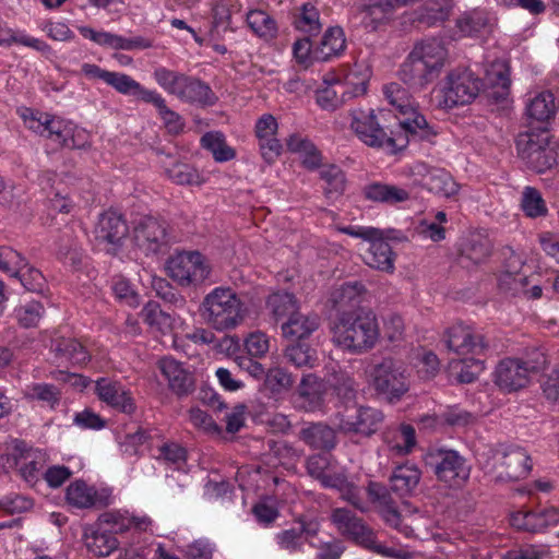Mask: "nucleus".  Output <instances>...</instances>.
Returning <instances> with one entry per match:
<instances>
[{"label": "nucleus", "mask_w": 559, "mask_h": 559, "mask_svg": "<svg viewBox=\"0 0 559 559\" xmlns=\"http://www.w3.org/2000/svg\"><path fill=\"white\" fill-rule=\"evenodd\" d=\"M424 463L440 483L451 488L463 487L471 477L472 465L453 449H431L425 454Z\"/></svg>", "instance_id": "6"}, {"label": "nucleus", "mask_w": 559, "mask_h": 559, "mask_svg": "<svg viewBox=\"0 0 559 559\" xmlns=\"http://www.w3.org/2000/svg\"><path fill=\"white\" fill-rule=\"evenodd\" d=\"M423 186L430 192L450 198L457 192L459 186L443 169H431L423 178Z\"/></svg>", "instance_id": "38"}, {"label": "nucleus", "mask_w": 559, "mask_h": 559, "mask_svg": "<svg viewBox=\"0 0 559 559\" xmlns=\"http://www.w3.org/2000/svg\"><path fill=\"white\" fill-rule=\"evenodd\" d=\"M555 96L551 92H540L526 105V115L531 120L548 122L557 111Z\"/></svg>", "instance_id": "37"}, {"label": "nucleus", "mask_w": 559, "mask_h": 559, "mask_svg": "<svg viewBox=\"0 0 559 559\" xmlns=\"http://www.w3.org/2000/svg\"><path fill=\"white\" fill-rule=\"evenodd\" d=\"M483 86V81L469 69H454L444 78L440 90L442 98L439 100V107L451 109L471 104Z\"/></svg>", "instance_id": "9"}, {"label": "nucleus", "mask_w": 559, "mask_h": 559, "mask_svg": "<svg viewBox=\"0 0 559 559\" xmlns=\"http://www.w3.org/2000/svg\"><path fill=\"white\" fill-rule=\"evenodd\" d=\"M532 374L518 358H504L495 369V383L506 392H514L525 388Z\"/></svg>", "instance_id": "19"}, {"label": "nucleus", "mask_w": 559, "mask_h": 559, "mask_svg": "<svg viewBox=\"0 0 559 559\" xmlns=\"http://www.w3.org/2000/svg\"><path fill=\"white\" fill-rule=\"evenodd\" d=\"M267 445L270 451L269 455L276 460L275 464L284 466L292 465L301 456L300 451L285 441L271 440L267 442Z\"/></svg>", "instance_id": "60"}, {"label": "nucleus", "mask_w": 559, "mask_h": 559, "mask_svg": "<svg viewBox=\"0 0 559 559\" xmlns=\"http://www.w3.org/2000/svg\"><path fill=\"white\" fill-rule=\"evenodd\" d=\"M46 138L70 150H82L90 145V134L86 130L57 117H51Z\"/></svg>", "instance_id": "16"}, {"label": "nucleus", "mask_w": 559, "mask_h": 559, "mask_svg": "<svg viewBox=\"0 0 559 559\" xmlns=\"http://www.w3.org/2000/svg\"><path fill=\"white\" fill-rule=\"evenodd\" d=\"M176 96L190 104L214 105L217 97L205 82L185 75Z\"/></svg>", "instance_id": "24"}, {"label": "nucleus", "mask_w": 559, "mask_h": 559, "mask_svg": "<svg viewBox=\"0 0 559 559\" xmlns=\"http://www.w3.org/2000/svg\"><path fill=\"white\" fill-rule=\"evenodd\" d=\"M44 312L45 308L39 301L29 300L15 307L13 314L22 328L29 329L37 326Z\"/></svg>", "instance_id": "49"}, {"label": "nucleus", "mask_w": 559, "mask_h": 559, "mask_svg": "<svg viewBox=\"0 0 559 559\" xmlns=\"http://www.w3.org/2000/svg\"><path fill=\"white\" fill-rule=\"evenodd\" d=\"M143 321L151 326H155L160 332L165 333L173 326V318L164 312L157 304L148 302L141 311Z\"/></svg>", "instance_id": "56"}, {"label": "nucleus", "mask_w": 559, "mask_h": 559, "mask_svg": "<svg viewBox=\"0 0 559 559\" xmlns=\"http://www.w3.org/2000/svg\"><path fill=\"white\" fill-rule=\"evenodd\" d=\"M489 24V17L484 11H473L464 14L457 20V27L464 35L480 33Z\"/></svg>", "instance_id": "61"}, {"label": "nucleus", "mask_w": 559, "mask_h": 559, "mask_svg": "<svg viewBox=\"0 0 559 559\" xmlns=\"http://www.w3.org/2000/svg\"><path fill=\"white\" fill-rule=\"evenodd\" d=\"M451 7L450 0H431L426 4L418 20L428 26L443 22L448 17Z\"/></svg>", "instance_id": "57"}, {"label": "nucleus", "mask_w": 559, "mask_h": 559, "mask_svg": "<svg viewBox=\"0 0 559 559\" xmlns=\"http://www.w3.org/2000/svg\"><path fill=\"white\" fill-rule=\"evenodd\" d=\"M203 321L216 331L237 328L245 318L243 304L229 287H215L206 294L200 305Z\"/></svg>", "instance_id": "3"}, {"label": "nucleus", "mask_w": 559, "mask_h": 559, "mask_svg": "<svg viewBox=\"0 0 559 559\" xmlns=\"http://www.w3.org/2000/svg\"><path fill=\"white\" fill-rule=\"evenodd\" d=\"M346 539L382 557L393 558L396 556L395 549L379 542L377 533L364 520L349 532Z\"/></svg>", "instance_id": "25"}, {"label": "nucleus", "mask_w": 559, "mask_h": 559, "mask_svg": "<svg viewBox=\"0 0 559 559\" xmlns=\"http://www.w3.org/2000/svg\"><path fill=\"white\" fill-rule=\"evenodd\" d=\"M94 391L102 402L120 413L132 415L136 409L131 392L118 380L98 378Z\"/></svg>", "instance_id": "15"}, {"label": "nucleus", "mask_w": 559, "mask_h": 559, "mask_svg": "<svg viewBox=\"0 0 559 559\" xmlns=\"http://www.w3.org/2000/svg\"><path fill=\"white\" fill-rule=\"evenodd\" d=\"M24 396L29 401L45 403L52 408L60 401V391L53 384L32 383L26 385Z\"/></svg>", "instance_id": "50"}, {"label": "nucleus", "mask_w": 559, "mask_h": 559, "mask_svg": "<svg viewBox=\"0 0 559 559\" xmlns=\"http://www.w3.org/2000/svg\"><path fill=\"white\" fill-rule=\"evenodd\" d=\"M383 441L394 454L407 455L416 445L415 429L413 426L406 424L388 428L383 432Z\"/></svg>", "instance_id": "27"}, {"label": "nucleus", "mask_w": 559, "mask_h": 559, "mask_svg": "<svg viewBox=\"0 0 559 559\" xmlns=\"http://www.w3.org/2000/svg\"><path fill=\"white\" fill-rule=\"evenodd\" d=\"M328 384L316 374H305L296 391V406L305 412L320 411L324 406Z\"/></svg>", "instance_id": "21"}, {"label": "nucleus", "mask_w": 559, "mask_h": 559, "mask_svg": "<svg viewBox=\"0 0 559 559\" xmlns=\"http://www.w3.org/2000/svg\"><path fill=\"white\" fill-rule=\"evenodd\" d=\"M346 539L382 557L393 558L396 556L395 549L379 542L377 533L364 520L349 532Z\"/></svg>", "instance_id": "26"}, {"label": "nucleus", "mask_w": 559, "mask_h": 559, "mask_svg": "<svg viewBox=\"0 0 559 559\" xmlns=\"http://www.w3.org/2000/svg\"><path fill=\"white\" fill-rule=\"evenodd\" d=\"M364 195L372 202L386 204L402 203L411 198L408 190L394 185L373 182L364 188Z\"/></svg>", "instance_id": "31"}, {"label": "nucleus", "mask_w": 559, "mask_h": 559, "mask_svg": "<svg viewBox=\"0 0 559 559\" xmlns=\"http://www.w3.org/2000/svg\"><path fill=\"white\" fill-rule=\"evenodd\" d=\"M486 82L490 87V97L497 102L506 99L511 85L508 67L504 63H493L487 71Z\"/></svg>", "instance_id": "41"}, {"label": "nucleus", "mask_w": 559, "mask_h": 559, "mask_svg": "<svg viewBox=\"0 0 559 559\" xmlns=\"http://www.w3.org/2000/svg\"><path fill=\"white\" fill-rule=\"evenodd\" d=\"M362 293L364 286L360 283H346L333 289L329 300L342 314L359 308Z\"/></svg>", "instance_id": "30"}, {"label": "nucleus", "mask_w": 559, "mask_h": 559, "mask_svg": "<svg viewBox=\"0 0 559 559\" xmlns=\"http://www.w3.org/2000/svg\"><path fill=\"white\" fill-rule=\"evenodd\" d=\"M447 59V49L437 39L415 45L400 69V79L413 90H423L440 74Z\"/></svg>", "instance_id": "2"}, {"label": "nucleus", "mask_w": 559, "mask_h": 559, "mask_svg": "<svg viewBox=\"0 0 559 559\" xmlns=\"http://www.w3.org/2000/svg\"><path fill=\"white\" fill-rule=\"evenodd\" d=\"M481 467L497 483L516 481L527 477L532 469V460L524 448L501 444L488 451Z\"/></svg>", "instance_id": "5"}, {"label": "nucleus", "mask_w": 559, "mask_h": 559, "mask_svg": "<svg viewBox=\"0 0 559 559\" xmlns=\"http://www.w3.org/2000/svg\"><path fill=\"white\" fill-rule=\"evenodd\" d=\"M370 71L368 68L355 64L346 74L344 84H336L342 95L350 94L356 97L367 92Z\"/></svg>", "instance_id": "43"}, {"label": "nucleus", "mask_w": 559, "mask_h": 559, "mask_svg": "<svg viewBox=\"0 0 559 559\" xmlns=\"http://www.w3.org/2000/svg\"><path fill=\"white\" fill-rule=\"evenodd\" d=\"M420 477L421 473L417 466L409 464L399 465L390 476L391 489L400 497L409 496L417 488Z\"/></svg>", "instance_id": "29"}, {"label": "nucleus", "mask_w": 559, "mask_h": 559, "mask_svg": "<svg viewBox=\"0 0 559 559\" xmlns=\"http://www.w3.org/2000/svg\"><path fill=\"white\" fill-rule=\"evenodd\" d=\"M21 282L22 286L33 293H41L46 287V280L41 272L26 262V266L16 270L12 275Z\"/></svg>", "instance_id": "58"}, {"label": "nucleus", "mask_w": 559, "mask_h": 559, "mask_svg": "<svg viewBox=\"0 0 559 559\" xmlns=\"http://www.w3.org/2000/svg\"><path fill=\"white\" fill-rule=\"evenodd\" d=\"M521 205L524 213L530 217H539L547 213V207L540 192L532 187L524 189Z\"/></svg>", "instance_id": "59"}, {"label": "nucleus", "mask_w": 559, "mask_h": 559, "mask_svg": "<svg viewBox=\"0 0 559 559\" xmlns=\"http://www.w3.org/2000/svg\"><path fill=\"white\" fill-rule=\"evenodd\" d=\"M266 305L276 320L284 318L289 319L298 311L295 296L287 292H277L272 294L267 298Z\"/></svg>", "instance_id": "47"}, {"label": "nucleus", "mask_w": 559, "mask_h": 559, "mask_svg": "<svg viewBox=\"0 0 559 559\" xmlns=\"http://www.w3.org/2000/svg\"><path fill=\"white\" fill-rule=\"evenodd\" d=\"M67 501L78 509H88L95 506L97 491L83 480H75L67 488Z\"/></svg>", "instance_id": "44"}, {"label": "nucleus", "mask_w": 559, "mask_h": 559, "mask_svg": "<svg viewBox=\"0 0 559 559\" xmlns=\"http://www.w3.org/2000/svg\"><path fill=\"white\" fill-rule=\"evenodd\" d=\"M147 104H152L157 108L158 115L169 133L177 135L183 131V119L179 114L167 107L165 98L159 93L155 91L151 98H148Z\"/></svg>", "instance_id": "46"}, {"label": "nucleus", "mask_w": 559, "mask_h": 559, "mask_svg": "<svg viewBox=\"0 0 559 559\" xmlns=\"http://www.w3.org/2000/svg\"><path fill=\"white\" fill-rule=\"evenodd\" d=\"M491 249L492 242L486 234L471 233L460 243L457 261L463 267L471 269L484 263L491 254Z\"/></svg>", "instance_id": "20"}, {"label": "nucleus", "mask_w": 559, "mask_h": 559, "mask_svg": "<svg viewBox=\"0 0 559 559\" xmlns=\"http://www.w3.org/2000/svg\"><path fill=\"white\" fill-rule=\"evenodd\" d=\"M364 261L370 267L392 273L394 271V254L391 246L380 235L370 240L369 249L364 254Z\"/></svg>", "instance_id": "28"}, {"label": "nucleus", "mask_w": 559, "mask_h": 559, "mask_svg": "<svg viewBox=\"0 0 559 559\" xmlns=\"http://www.w3.org/2000/svg\"><path fill=\"white\" fill-rule=\"evenodd\" d=\"M444 340L448 349L459 356L484 355L490 347L481 333L462 323L450 326L444 334Z\"/></svg>", "instance_id": "12"}, {"label": "nucleus", "mask_w": 559, "mask_h": 559, "mask_svg": "<svg viewBox=\"0 0 559 559\" xmlns=\"http://www.w3.org/2000/svg\"><path fill=\"white\" fill-rule=\"evenodd\" d=\"M94 234L95 239L105 245L108 252L115 253L126 240L129 227L121 214L107 211L99 215Z\"/></svg>", "instance_id": "14"}, {"label": "nucleus", "mask_w": 559, "mask_h": 559, "mask_svg": "<svg viewBox=\"0 0 559 559\" xmlns=\"http://www.w3.org/2000/svg\"><path fill=\"white\" fill-rule=\"evenodd\" d=\"M106 84L122 95L134 96L144 103H147L155 92L145 88L130 75L121 72L110 71Z\"/></svg>", "instance_id": "35"}, {"label": "nucleus", "mask_w": 559, "mask_h": 559, "mask_svg": "<svg viewBox=\"0 0 559 559\" xmlns=\"http://www.w3.org/2000/svg\"><path fill=\"white\" fill-rule=\"evenodd\" d=\"M263 385L273 394H278L292 388L294 379L281 367L269 368L263 377Z\"/></svg>", "instance_id": "54"}, {"label": "nucleus", "mask_w": 559, "mask_h": 559, "mask_svg": "<svg viewBox=\"0 0 559 559\" xmlns=\"http://www.w3.org/2000/svg\"><path fill=\"white\" fill-rule=\"evenodd\" d=\"M510 523L518 530L532 533L544 530V522H542L539 511L514 512L511 515Z\"/></svg>", "instance_id": "62"}, {"label": "nucleus", "mask_w": 559, "mask_h": 559, "mask_svg": "<svg viewBox=\"0 0 559 559\" xmlns=\"http://www.w3.org/2000/svg\"><path fill=\"white\" fill-rule=\"evenodd\" d=\"M293 24L297 31L306 34L309 37L317 36L322 29L320 12L311 2L304 3L298 9L294 15Z\"/></svg>", "instance_id": "39"}, {"label": "nucleus", "mask_w": 559, "mask_h": 559, "mask_svg": "<svg viewBox=\"0 0 559 559\" xmlns=\"http://www.w3.org/2000/svg\"><path fill=\"white\" fill-rule=\"evenodd\" d=\"M163 376L168 381L169 389L178 396H187L195 389V379L192 372L185 369L180 362L165 357L158 362Z\"/></svg>", "instance_id": "22"}, {"label": "nucleus", "mask_w": 559, "mask_h": 559, "mask_svg": "<svg viewBox=\"0 0 559 559\" xmlns=\"http://www.w3.org/2000/svg\"><path fill=\"white\" fill-rule=\"evenodd\" d=\"M383 420L381 411L372 407H359L355 414L342 415L338 429L344 433H357L369 437L374 433Z\"/></svg>", "instance_id": "17"}, {"label": "nucleus", "mask_w": 559, "mask_h": 559, "mask_svg": "<svg viewBox=\"0 0 559 559\" xmlns=\"http://www.w3.org/2000/svg\"><path fill=\"white\" fill-rule=\"evenodd\" d=\"M298 526L284 530L276 534L275 540L280 549L289 554L300 552L309 537H314L320 531L316 519L299 518Z\"/></svg>", "instance_id": "18"}, {"label": "nucleus", "mask_w": 559, "mask_h": 559, "mask_svg": "<svg viewBox=\"0 0 559 559\" xmlns=\"http://www.w3.org/2000/svg\"><path fill=\"white\" fill-rule=\"evenodd\" d=\"M548 145L549 138L545 128L539 132L526 131L520 133L516 139L519 156L530 168L537 173H544L556 164L555 153Z\"/></svg>", "instance_id": "10"}, {"label": "nucleus", "mask_w": 559, "mask_h": 559, "mask_svg": "<svg viewBox=\"0 0 559 559\" xmlns=\"http://www.w3.org/2000/svg\"><path fill=\"white\" fill-rule=\"evenodd\" d=\"M167 273L179 285L191 286L203 283L210 267L200 252H181L168 259Z\"/></svg>", "instance_id": "11"}, {"label": "nucleus", "mask_w": 559, "mask_h": 559, "mask_svg": "<svg viewBox=\"0 0 559 559\" xmlns=\"http://www.w3.org/2000/svg\"><path fill=\"white\" fill-rule=\"evenodd\" d=\"M246 21L250 29L258 37L273 39L277 35L276 21L264 10L251 9L246 14Z\"/></svg>", "instance_id": "42"}, {"label": "nucleus", "mask_w": 559, "mask_h": 559, "mask_svg": "<svg viewBox=\"0 0 559 559\" xmlns=\"http://www.w3.org/2000/svg\"><path fill=\"white\" fill-rule=\"evenodd\" d=\"M167 177L177 185H193L199 182V173L191 165L171 159L164 166Z\"/></svg>", "instance_id": "53"}, {"label": "nucleus", "mask_w": 559, "mask_h": 559, "mask_svg": "<svg viewBox=\"0 0 559 559\" xmlns=\"http://www.w3.org/2000/svg\"><path fill=\"white\" fill-rule=\"evenodd\" d=\"M383 95L389 104L404 116L399 122L403 131L407 134L418 135L421 140L426 141H431L437 135V131L417 111L415 102L405 87L395 82L385 84L383 86Z\"/></svg>", "instance_id": "7"}, {"label": "nucleus", "mask_w": 559, "mask_h": 559, "mask_svg": "<svg viewBox=\"0 0 559 559\" xmlns=\"http://www.w3.org/2000/svg\"><path fill=\"white\" fill-rule=\"evenodd\" d=\"M330 388L343 403L355 400L357 389L355 380L345 372H335L328 380Z\"/></svg>", "instance_id": "52"}, {"label": "nucleus", "mask_w": 559, "mask_h": 559, "mask_svg": "<svg viewBox=\"0 0 559 559\" xmlns=\"http://www.w3.org/2000/svg\"><path fill=\"white\" fill-rule=\"evenodd\" d=\"M100 46L109 47L111 49L121 50H135L147 49L152 47V41L145 37L136 36L133 38H126L123 36L100 32L98 44Z\"/></svg>", "instance_id": "45"}, {"label": "nucleus", "mask_w": 559, "mask_h": 559, "mask_svg": "<svg viewBox=\"0 0 559 559\" xmlns=\"http://www.w3.org/2000/svg\"><path fill=\"white\" fill-rule=\"evenodd\" d=\"M288 362L297 368L308 367L312 368L317 360V352L306 343H295L288 345L284 354Z\"/></svg>", "instance_id": "48"}, {"label": "nucleus", "mask_w": 559, "mask_h": 559, "mask_svg": "<svg viewBox=\"0 0 559 559\" xmlns=\"http://www.w3.org/2000/svg\"><path fill=\"white\" fill-rule=\"evenodd\" d=\"M350 129L367 146L396 154L408 145V135L404 132L388 133L380 126L373 109L357 108L350 111Z\"/></svg>", "instance_id": "4"}, {"label": "nucleus", "mask_w": 559, "mask_h": 559, "mask_svg": "<svg viewBox=\"0 0 559 559\" xmlns=\"http://www.w3.org/2000/svg\"><path fill=\"white\" fill-rule=\"evenodd\" d=\"M84 543L88 552L97 557H107L118 547L117 538L99 525L85 531Z\"/></svg>", "instance_id": "32"}, {"label": "nucleus", "mask_w": 559, "mask_h": 559, "mask_svg": "<svg viewBox=\"0 0 559 559\" xmlns=\"http://www.w3.org/2000/svg\"><path fill=\"white\" fill-rule=\"evenodd\" d=\"M319 324V316L304 314L298 310L282 324V332L285 337L302 340L313 333Z\"/></svg>", "instance_id": "33"}, {"label": "nucleus", "mask_w": 559, "mask_h": 559, "mask_svg": "<svg viewBox=\"0 0 559 559\" xmlns=\"http://www.w3.org/2000/svg\"><path fill=\"white\" fill-rule=\"evenodd\" d=\"M370 377L376 392L390 403L399 402L409 390L407 369L401 360L383 358L373 365Z\"/></svg>", "instance_id": "8"}, {"label": "nucleus", "mask_w": 559, "mask_h": 559, "mask_svg": "<svg viewBox=\"0 0 559 559\" xmlns=\"http://www.w3.org/2000/svg\"><path fill=\"white\" fill-rule=\"evenodd\" d=\"M186 74L169 70L165 67H159L154 70L153 76L157 84L163 87L167 93L177 94L180 84Z\"/></svg>", "instance_id": "64"}, {"label": "nucleus", "mask_w": 559, "mask_h": 559, "mask_svg": "<svg viewBox=\"0 0 559 559\" xmlns=\"http://www.w3.org/2000/svg\"><path fill=\"white\" fill-rule=\"evenodd\" d=\"M346 45L344 32L341 27H330L325 31L319 45L313 50V59L326 61L331 57L338 56Z\"/></svg>", "instance_id": "34"}, {"label": "nucleus", "mask_w": 559, "mask_h": 559, "mask_svg": "<svg viewBox=\"0 0 559 559\" xmlns=\"http://www.w3.org/2000/svg\"><path fill=\"white\" fill-rule=\"evenodd\" d=\"M51 346L58 358L72 365H83L90 359L88 353L76 340L59 337Z\"/></svg>", "instance_id": "40"}, {"label": "nucleus", "mask_w": 559, "mask_h": 559, "mask_svg": "<svg viewBox=\"0 0 559 559\" xmlns=\"http://www.w3.org/2000/svg\"><path fill=\"white\" fill-rule=\"evenodd\" d=\"M133 240L146 254L157 253L168 245V225L159 218L145 216L134 226Z\"/></svg>", "instance_id": "13"}, {"label": "nucleus", "mask_w": 559, "mask_h": 559, "mask_svg": "<svg viewBox=\"0 0 559 559\" xmlns=\"http://www.w3.org/2000/svg\"><path fill=\"white\" fill-rule=\"evenodd\" d=\"M21 477L34 486L44 476V457L39 452L28 453L20 466Z\"/></svg>", "instance_id": "55"}, {"label": "nucleus", "mask_w": 559, "mask_h": 559, "mask_svg": "<svg viewBox=\"0 0 559 559\" xmlns=\"http://www.w3.org/2000/svg\"><path fill=\"white\" fill-rule=\"evenodd\" d=\"M298 438L312 450L332 451L337 444L336 431L325 423H307L298 432Z\"/></svg>", "instance_id": "23"}, {"label": "nucleus", "mask_w": 559, "mask_h": 559, "mask_svg": "<svg viewBox=\"0 0 559 559\" xmlns=\"http://www.w3.org/2000/svg\"><path fill=\"white\" fill-rule=\"evenodd\" d=\"M202 146L209 150L216 162H228L235 157V151L225 143L222 134L207 132L201 138Z\"/></svg>", "instance_id": "51"}, {"label": "nucleus", "mask_w": 559, "mask_h": 559, "mask_svg": "<svg viewBox=\"0 0 559 559\" xmlns=\"http://www.w3.org/2000/svg\"><path fill=\"white\" fill-rule=\"evenodd\" d=\"M331 521L343 537H347L349 532L358 525L362 519L345 508H335L331 513Z\"/></svg>", "instance_id": "63"}, {"label": "nucleus", "mask_w": 559, "mask_h": 559, "mask_svg": "<svg viewBox=\"0 0 559 559\" xmlns=\"http://www.w3.org/2000/svg\"><path fill=\"white\" fill-rule=\"evenodd\" d=\"M332 333L335 346L350 354L360 355L376 346L380 329L372 310L357 308L340 314Z\"/></svg>", "instance_id": "1"}, {"label": "nucleus", "mask_w": 559, "mask_h": 559, "mask_svg": "<svg viewBox=\"0 0 559 559\" xmlns=\"http://www.w3.org/2000/svg\"><path fill=\"white\" fill-rule=\"evenodd\" d=\"M286 145L289 152L300 156L306 168L313 170L321 165V153L310 140L299 134H292L286 141Z\"/></svg>", "instance_id": "36"}]
</instances>
